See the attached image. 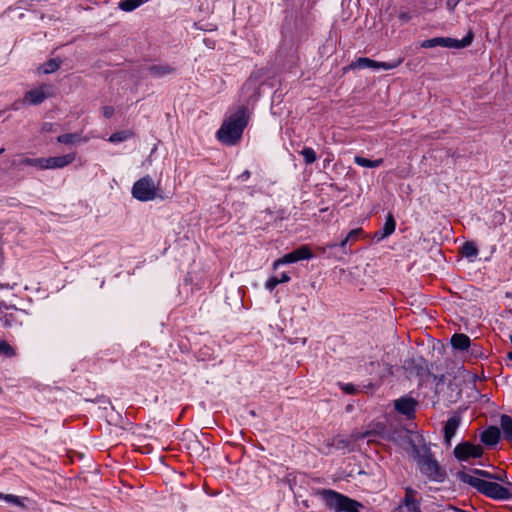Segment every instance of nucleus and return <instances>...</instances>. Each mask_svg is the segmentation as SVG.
<instances>
[{
  "mask_svg": "<svg viewBox=\"0 0 512 512\" xmlns=\"http://www.w3.org/2000/svg\"><path fill=\"white\" fill-rule=\"evenodd\" d=\"M294 254L297 258V260H305V259H310L312 257V252L311 250L309 249V247L307 246H301L297 249H295L294 251Z\"/></svg>",
  "mask_w": 512,
  "mask_h": 512,
  "instance_id": "nucleus-26",
  "label": "nucleus"
},
{
  "mask_svg": "<svg viewBox=\"0 0 512 512\" xmlns=\"http://www.w3.org/2000/svg\"><path fill=\"white\" fill-rule=\"evenodd\" d=\"M472 473L476 476L470 475L465 472H458L457 477L463 483H466L476 489L478 492L484 494L487 497L496 500H507L512 498V494L509 490L496 482L486 481L480 477L503 481L501 474H492L488 471L481 469H472Z\"/></svg>",
  "mask_w": 512,
  "mask_h": 512,
  "instance_id": "nucleus-1",
  "label": "nucleus"
},
{
  "mask_svg": "<svg viewBox=\"0 0 512 512\" xmlns=\"http://www.w3.org/2000/svg\"><path fill=\"white\" fill-rule=\"evenodd\" d=\"M460 422H461L460 417L457 415L450 417L446 421L443 431H444V440L448 446L451 445V440H452L453 436L455 435V433L460 425Z\"/></svg>",
  "mask_w": 512,
  "mask_h": 512,
  "instance_id": "nucleus-11",
  "label": "nucleus"
},
{
  "mask_svg": "<svg viewBox=\"0 0 512 512\" xmlns=\"http://www.w3.org/2000/svg\"><path fill=\"white\" fill-rule=\"evenodd\" d=\"M300 154L304 157L306 164H312L317 159L315 151L310 147L303 148Z\"/></svg>",
  "mask_w": 512,
  "mask_h": 512,
  "instance_id": "nucleus-27",
  "label": "nucleus"
},
{
  "mask_svg": "<svg viewBox=\"0 0 512 512\" xmlns=\"http://www.w3.org/2000/svg\"><path fill=\"white\" fill-rule=\"evenodd\" d=\"M403 59L398 58L397 60L391 61V62H378L366 57H360L355 62L351 64L352 68H373V69H383V70H391L394 68H397L401 63Z\"/></svg>",
  "mask_w": 512,
  "mask_h": 512,
  "instance_id": "nucleus-7",
  "label": "nucleus"
},
{
  "mask_svg": "<svg viewBox=\"0 0 512 512\" xmlns=\"http://www.w3.org/2000/svg\"><path fill=\"white\" fill-rule=\"evenodd\" d=\"M343 390L345 391V393L347 394H353L355 392V387L352 385V384H346L344 387H343Z\"/></svg>",
  "mask_w": 512,
  "mask_h": 512,
  "instance_id": "nucleus-40",
  "label": "nucleus"
},
{
  "mask_svg": "<svg viewBox=\"0 0 512 512\" xmlns=\"http://www.w3.org/2000/svg\"><path fill=\"white\" fill-rule=\"evenodd\" d=\"M61 63H62V61L59 58H53V59L46 61L42 65L43 73L50 74V73L55 72L56 70H58L60 68Z\"/></svg>",
  "mask_w": 512,
  "mask_h": 512,
  "instance_id": "nucleus-22",
  "label": "nucleus"
},
{
  "mask_svg": "<svg viewBox=\"0 0 512 512\" xmlns=\"http://www.w3.org/2000/svg\"><path fill=\"white\" fill-rule=\"evenodd\" d=\"M507 357H508L509 360L512 361V351L508 352Z\"/></svg>",
  "mask_w": 512,
  "mask_h": 512,
  "instance_id": "nucleus-47",
  "label": "nucleus"
},
{
  "mask_svg": "<svg viewBox=\"0 0 512 512\" xmlns=\"http://www.w3.org/2000/svg\"><path fill=\"white\" fill-rule=\"evenodd\" d=\"M2 391V388L0 387V392Z\"/></svg>",
  "mask_w": 512,
  "mask_h": 512,
  "instance_id": "nucleus-51",
  "label": "nucleus"
},
{
  "mask_svg": "<svg viewBox=\"0 0 512 512\" xmlns=\"http://www.w3.org/2000/svg\"><path fill=\"white\" fill-rule=\"evenodd\" d=\"M349 238L345 237L338 245L344 250V253L346 254L347 251L345 250L347 243L349 242Z\"/></svg>",
  "mask_w": 512,
  "mask_h": 512,
  "instance_id": "nucleus-42",
  "label": "nucleus"
},
{
  "mask_svg": "<svg viewBox=\"0 0 512 512\" xmlns=\"http://www.w3.org/2000/svg\"><path fill=\"white\" fill-rule=\"evenodd\" d=\"M501 437V430L497 426H489L481 435V441L487 446L496 445Z\"/></svg>",
  "mask_w": 512,
  "mask_h": 512,
  "instance_id": "nucleus-12",
  "label": "nucleus"
},
{
  "mask_svg": "<svg viewBox=\"0 0 512 512\" xmlns=\"http://www.w3.org/2000/svg\"><path fill=\"white\" fill-rule=\"evenodd\" d=\"M114 114V108L111 106H105L103 107V115L106 118H110Z\"/></svg>",
  "mask_w": 512,
  "mask_h": 512,
  "instance_id": "nucleus-38",
  "label": "nucleus"
},
{
  "mask_svg": "<svg viewBox=\"0 0 512 512\" xmlns=\"http://www.w3.org/2000/svg\"><path fill=\"white\" fill-rule=\"evenodd\" d=\"M395 228H396L395 219H394L393 215L391 213H389L386 217L385 224H384L383 228L381 229L382 235L390 236L395 231Z\"/></svg>",
  "mask_w": 512,
  "mask_h": 512,
  "instance_id": "nucleus-23",
  "label": "nucleus"
},
{
  "mask_svg": "<svg viewBox=\"0 0 512 512\" xmlns=\"http://www.w3.org/2000/svg\"><path fill=\"white\" fill-rule=\"evenodd\" d=\"M3 497V495L0 493V498Z\"/></svg>",
  "mask_w": 512,
  "mask_h": 512,
  "instance_id": "nucleus-50",
  "label": "nucleus"
},
{
  "mask_svg": "<svg viewBox=\"0 0 512 512\" xmlns=\"http://www.w3.org/2000/svg\"><path fill=\"white\" fill-rule=\"evenodd\" d=\"M254 81H253V76H251L248 81L246 82L245 86H250V85H254Z\"/></svg>",
  "mask_w": 512,
  "mask_h": 512,
  "instance_id": "nucleus-45",
  "label": "nucleus"
},
{
  "mask_svg": "<svg viewBox=\"0 0 512 512\" xmlns=\"http://www.w3.org/2000/svg\"><path fill=\"white\" fill-rule=\"evenodd\" d=\"M80 139V135L77 133H67L58 136L57 141L62 144H73Z\"/></svg>",
  "mask_w": 512,
  "mask_h": 512,
  "instance_id": "nucleus-25",
  "label": "nucleus"
},
{
  "mask_svg": "<svg viewBox=\"0 0 512 512\" xmlns=\"http://www.w3.org/2000/svg\"><path fill=\"white\" fill-rule=\"evenodd\" d=\"M335 449L343 451V453L353 451V442L348 437L337 435L335 436Z\"/></svg>",
  "mask_w": 512,
  "mask_h": 512,
  "instance_id": "nucleus-17",
  "label": "nucleus"
},
{
  "mask_svg": "<svg viewBox=\"0 0 512 512\" xmlns=\"http://www.w3.org/2000/svg\"><path fill=\"white\" fill-rule=\"evenodd\" d=\"M25 311L17 308H13L12 312L6 313L4 316V326L12 327L14 323L18 322V318L24 315Z\"/></svg>",
  "mask_w": 512,
  "mask_h": 512,
  "instance_id": "nucleus-20",
  "label": "nucleus"
},
{
  "mask_svg": "<svg viewBox=\"0 0 512 512\" xmlns=\"http://www.w3.org/2000/svg\"><path fill=\"white\" fill-rule=\"evenodd\" d=\"M501 431L504 438L512 442V418L508 415H502L500 418Z\"/></svg>",
  "mask_w": 512,
  "mask_h": 512,
  "instance_id": "nucleus-16",
  "label": "nucleus"
},
{
  "mask_svg": "<svg viewBox=\"0 0 512 512\" xmlns=\"http://www.w3.org/2000/svg\"><path fill=\"white\" fill-rule=\"evenodd\" d=\"M386 237L387 236L382 235L381 230L375 232V234H374V239H376L377 241H381V240L385 239Z\"/></svg>",
  "mask_w": 512,
  "mask_h": 512,
  "instance_id": "nucleus-43",
  "label": "nucleus"
},
{
  "mask_svg": "<svg viewBox=\"0 0 512 512\" xmlns=\"http://www.w3.org/2000/svg\"><path fill=\"white\" fill-rule=\"evenodd\" d=\"M48 95L44 92L43 88L32 89L25 94V100L30 104L38 105L42 103Z\"/></svg>",
  "mask_w": 512,
  "mask_h": 512,
  "instance_id": "nucleus-15",
  "label": "nucleus"
},
{
  "mask_svg": "<svg viewBox=\"0 0 512 512\" xmlns=\"http://www.w3.org/2000/svg\"><path fill=\"white\" fill-rule=\"evenodd\" d=\"M416 495H417V491L411 487H406L405 488V496H404V499L402 501V504L405 505L407 504V501H415L417 500L416 499Z\"/></svg>",
  "mask_w": 512,
  "mask_h": 512,
  "instance_id": "nucleus-31",
  "label": "nucleus"
},
{
  "mask_svg": "<svg viewBox=\"0 0 512 512\" xmlns=\"http://www.w3.org/2000/svg\"><path fill=\"white\" fill-rule=\"evenodd\" d=\"M132 195L139 201H151L158 197V187L153 179L147 175L134 183Z\"/></svg>",
  "mask_w": 512,
  "mask_h": 512,
  "instance_id": "nucleus-5",
  "label": "nucleus"
},
{
  "mask_svg": "<svg viewBox=\"0 0 512 512\" xmlns=\"http://www.w3.org/2000/svg\"><path fill=\"white\" fill-rule=\"evenodd\" d=\"M483 454V448L480 445H474L471 442H462L454 448V456L459 461H467L469 458H479Z\"/></svg>",
  "mask_w": 512,
  "mask_h": 512,
  "instance_id": "nucleus-8",
  "label": "nucleus"
},
{
  "mask_svg": "<svg viewBox=\"0 0 512 512\" xmlns=\"http://www.w3.org/2000/svg\"><path fill=\"white\" fill-rule=\"evenodd\" d=\"M129 136H130L129 132L120 131V132L113 133L110 136L109 141L112 143L122 142V141H125L126 139H128Z\"/></svg>",
  "mask_w": 512,
  "mask_h": 512,
  "instance_id": "nucleus-30",
  "label": "nucleus"
},
{
  "mask_svg": "<svg viewBox=\"0 0 512 512\" xmlns=\"http://www.w3.org/2000/svg\"><path fill=\"white\" fill-rule=\"evenodd\" d=\"M0 354L6 357H13L15 355L14 349L5 340L0 339Z\"/></svg>",
  "mask_w": 512,
  "mask_h": 512,
  "instance_id": "nucleus-28",
  "label": "nucleus"
},
{
  "mask_svg": "<svg viewBox=\"0 0 512 512\" xmlns=\"http://www.w3.org/2000/svg\"><path fill=\"white\" fill-rule=\"evenodd\" d=\"M461 253L466 258H474L478 255V248L474 242H465L461 247Z\"/></svg>",
  "mask_w": 512,
  "mask_h": 512,
  "instance_id": "nucleus-21",
  "label": "nucleus"
},
{
  "mask_svg": "<svg viewBox=\"0 0 512 512\" xmlns=\"http://www.w3.org/2000/svg\"><path fill=\"white\" fill-rule=\"evenodd\" d=\"M279 283L278 277H271L267 280L265 287L272 291Z\"/></svg>",
  "mask_w": 512,
  "mask_h": 512,
  "instance_id": "nucleus-35",
  "label": "nucleus"
},
{
  "mask_svg": "<svg viewBox=\"0 0 512 512\" xmlns=\"http://www.w3.org/2000/svg\"><path fill=\"white\" fill-rule=\"evenodd\" d=\"M511 343H512V337H511Z\"/></svg>",
  "mask_w": 512,
  "mask_h": 512,
  "instance_id": "nucleus-52",
  "label": "nucleus"
},
{
  "mask_svg": "<svg viewBox=\"0 0 512 512\" xmlns=\"http://www.w3.org/2000/svg\"><path fill=\"white\" fill-rule=\"evenodd\" d=\"M409 512H421L420 510V501L417 499L415 501H407V504L404 505Z\"/></svg>",
  "mask_w": 512,
  "mask_h": 512,
  "instance_id": "nucleus-33",
  "label": "nucleus"
},
{
  "mask_svg": "<svg viewBox=\"0 0 512 512\" xmlns=\"http://www.w3.org/2000/svg\"><path fill=\"white\" fill-rule=\"evenodd\" d=\"M75 160V154L70 153L63 156L43 158V169L63 168Z\"/></svg>",
  "mask_w": 512,
  "mask_h": 512,
  "instance_id": "nucleus-9",
  "label": "nucleus"
},
{
  "mask_svg": "<svg viewBox=\"0 0 512 512\" xmlns=\"http://www.w3.org/2000/svg\"><path fill=\"white\" fill-rule=\"evenodd\" d=\"M12 165L13 166H22V165L34 166V167L43 169V158L23 157V158H21L19 160L13 161Z\"/></svg>",
  "mask_w": 512,
  "mask_h": 512,
  "instance_id": "nucleus-18",
  "label": "nucleus"
},
{
  "mask_svg": "<svg viewBox=\"0 0 512 512\" xmlns=\"http://www.w3.org/2000/svg\"><path fill=\"white\" fill-rule=\"evenodd\" d=\"M147 69H148L150 75L155 78H161L166 75L173 74L176 70L174 67H172L169 64H154V65L148 66Z\"/></svg>",
  "mask_w": 512,
  "mask_h": 512,
  "instance_id": "nucleus-13",
  "label": "nucleus"
},
{
  "mask_svg": "<svg viewBox=\"0 0 512 512\" xmlns=\"http://www.w3.org/2000/svg\"><path fill=\"white\" fill-rule=\"evenodd\" d=\"M459 2H460V0H447L446 7L450 11H453L455 9V7L458 5Z\"/></svg>",
  "mask_w": 512,
  "mask_h": 512,
  "instance_id": "nucleus-39",
  "label": "nucleus"
},
{
  "mask_svg": "<svg viewBox=\"0 0 512 512\" xmlns=\"http://www.w3.org/2000/svg\"><path fill=\"white\" fill-rule=\"evenodd\" d=\"M248 120V108L244 105L239 106L234 113L223 121L216 133L218 140L228 146L237 144L242 138Z\"/></svg>",
  "mask_w": 512,
  "mask_h": 512,
  "instance_id": "nucleus-2",
  "label": "nucleus"
},
{
  "mask_svg": "<svg viewBox=\"0 0 512 512\" xmlns=\"http://www.w3.org/2000/svg\"><path fill=\"white\" fill-rule=\"evenodd\" d=\"M250 177V171L249 170H245L240 176L239 178L242 180V181H246L248 180Z\"/></svg>",
  "mask_w": 512,
  "mask_h": 512,
  "instance_id": "nucleus-44",
  "label": "nucleus"
},
{
  "mask_svg": "<svg viewBox=\"0 0 512 512\" xmlns=\"http://www.w3.org/2000/svg\"><path fill=\"white\" fill-rule=\"evenodd\" d=\"M297 258L294 254V252H290L286 255H284L281 259H278L274 262L273 266L274 268H276L278 265L280 264H286V263H294V262H297Z\"/></svg>",
  "mask_w": 512,
  "mask_h": 512,
  "instance_id": "nucleus-29",
  "label": "nucleus"
},
{
  "mask_svg": "<svg viewBox=\"0 0 512 512\" xmlns=\"http://www.w3.org/2000/svg\"><path fill=\"white\" fill-rule=\"evenodd\" d=\"M473 34L469 32L463 39L458 40L450 37H435L424 40L421 44L423 48H434L437 46L461 49L469 46L472 43Z\"/></svg>",
  "mask_w": 512,
  "mask_h": 512,
  "instance_id": "nucleus-6",
  "label": "nucleus"
},
{
  "mask_svg": "<svg viewBox=\"0 0 512 512\" xmlns=\"http://www.w3.org/2000/svg\"><path fill=\"white\" fill-rule=\"evenodd\" d=\"M398 17L402 22H409L412 19V15L407 11H400Z\"/></svg>",
  "mask_w": 512,
  "mask_h": 512,
  "instance_id": "nucleus-36",
  "label": "nucleus"
},
{
  "mask_svg": "<svg viewBox=\"0 0 512 512\" xmlns=\"http://www.w3.org/2000/svg\"><path fill=\"white\" fill-rule=\"evenodd\" d=\"M4 151H5V149H4V148H1V149H0V155H1Z\"/></svg>",
  "mask_w": 512,
  "mask_h": 512,
  "instance_id": "nucleus-49",
  "label": "nucleus"
},
{
  "mask_svg": "<svg viewBox=\"0 0 512 512\" xmlns=\"http://www.w3.org/2000/svg\"><path fill=\"white\" fill-rule=\"evenodd\" d=\"M323 446H324V453L325 454L332 453V449L335 448V437H333L331 439L324 440Z\"/></svg>",
  "mask_w": 512,
  "mask_h": 512,
  "instance_id": "nucleus-34",
  "label": "nucleus"
},
{
  "mask_svg": "<svg viewBox=\"0 0 512 512\" xmlns=\"http://www.w3.org/2000/svg\"><path fill=\"white\" fill-rule=\"evenodd\" d=\"M362 232V229L360 228H357V229H353L351 230L346 237L349 238V240H355L358 238L359 234Z\"/></svg>",
  "mask_w": 512,
  "mask_h": 512,
  "instance_id": "nucleus-37",
  "label": "nucleus"
},
{
  "mask_svg": "<svg viewBox=\"0 0 512 512\" xmlns=\"http://www.w3.org/2000/svg\"><path fill=\"white\" fill-rule=\"evenodd\" d=\"M339 246L337 243H329L327 244V248H334V247H337Z\"/></svg>",
  "mask_w": 512,
  "mask_h": 512,
  "instance_id": "nucleus-46",
  "label": "nucleus"
},
{
  "mask_svg": "<svg viewBox=\"0 0 512 512\" xmlns=\"http://www.w3.org/2000/svg\"><path fill=\"white\" fill-rule=\"evenodd\" d=\"M450 342H451L452 347L458 351L467 350L471 343L470 338L466 334H463V333H455L451 337Z\"/></svg>",
  "mask_w": 512,
  "mask_h": 512,
  "instance_id": "nucleus-14",
  "label": "nucleus"
},
{
  "mask_svg": "<svg viewBox=\"0 0 512 512\" xmlns=\"http://www.w3.org/2000/svg\"><path fill=\"white\" fill-rule=\"evenodd\" d=\"M323 494L326 504L337 512H360L363 507L360 502L333 490H325Z\"/></svg>",
  "mask_w": 512,
  "mask_h": 512,
  "instance_id": "nucleus-4",
  "label": "nucleus"
},
{
  "mask_svg": "<svg viewBox=\"0 0 512 512\" xmlns=\"http://www.w3.org/2000/svg\"><path fill=\"white\" fill-rule=\"evenodd\" d=\"M144 3V0H122L119 3V8L126 12H131Z\"/></svg>",
  "mask_w": 512,
  "mask_h": 512,
  "instance_id": "nucleus-24",
  "label": "nucleus"
},
{
  "mask_svg": "<svg viewBox=\"0 0 512 512\" xmlns=\"http://www.w3.org/2000/svg\"><path fill=\"white\" fill-rule=\"evenodd\" d=\"M249 413H250V415L255 416V411L254 410H250Z\"/></svg>",
  "mask_w": 512,
  "mask_h": 512,
  "instance_id": "nucleus-48",
  "label": "nucleus"
},
{
  "mask_svg": "<svg viewBox=\"0 0 512 512\" xmlns=\"http://www.w3.org/2000/svg\"><path fill=\"white\" fill-rule=\"evenodd\" d=\"M278 280H279V283H285V282H288L290 280V277L288 276L287 273L283 272L281 274V277L278 278Z\"/></svg>",
  "mask_w": 512,
  "mask_h": 512,
  "instance_id": "nucleus-41",
  "label": "nucleus"
},
{
  "mask_svg": "<svg viewBox=\"0 0 512 512\" xmlns=\"http://www.w3.org/2000/svg\"><path fill=\"white\" fill-rule=\"evenodd\" d=\"M4 499L7 501V502H10V503H13L17 506H20L22 508L25 507L24 503L22 502V499L19 498L18 496H15V495H12V494H7L4 496Z\"/></svg>",
  "mask_w": 512,
  "mask_h": 512,
  "instance_id": "nucleus-32",
  "label": "nucleus"
},
{
  "mask_svg": "<svg viewBox=\"0 0 512 512\" xmlns=\"http://www.w3.org/2000/svg\"><path fill=\"white\" fill-rule=\"evenodd\" d=\"M412 456L417 461L418 468L429 480L441 483L445 480L447 473L438 461L433 457L431 449L423 444L422 446L412 445Z\"/></svg>",
  "mask_w": 512,
  "mask_h": 512,
  "instance_id": "nucleus-3",
  "label": "nucleus"
},
{
  "mask_svg": "<svg viewBox=\"0 0 512 512\" xmlns=\"http://www.w3.org/2000/svg\"><path fill=\"white\" fill-rule=\"evenodd\" d=\"M354 162L361 167L376 168V167H379L380 165H382L383 159L379 158L376 160H370V159L364 158L362 156H355Z\"/></svg>",
  "mask_w": 512,
  "mask_h": 512,
  "instance_id": "nucleus-19",
  "label": "nucleus"
},
{
  "mask_svg": "<svg viewBox=\"0 0 512 512\" xmlns=\"http://www.w3.org/2000/svg\"><path fill=\"white\" fill-rule=\"evenodd\" d=\"M416 405H417V402L413 398H408V397H402L398 400H395V402H394L395 409L399 413H401L407 417H411L414 415Z\"/></svg>",
  "mask_w": 512,
  "mask_h": 512,
  "instance_id": "nucleus-10",
  "label": "nucleus"
}]
</instances>
